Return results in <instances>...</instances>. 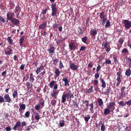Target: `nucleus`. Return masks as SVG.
Wrapping results in <instances>:
<instances>
[{
    "mask_svg": "<svg viewBox=\"0 0 131 131\" xmlns=\"http://www.w3.org/2000/svg\"><path fill=\"white\" fill-rule=\"evenodd\" d=\"M56 3H54L52 4L51 8L52 9V12L51 14L52 16H54L56 15L57 14V12L58 10V9L56 7Z\"/></svg>",
    "mask_w": 131,
    "mask_h": 131,
    "instance_id": "f257e3e1",
    "label": "nucleus"
},
{
    "mask_svg": "<svg viewBox=\"0 0 131 131\" xmlns=\"http://www.w3.org/2000/svg\"><path fill=\"white\" fill-rule=\"evenodd\" d=\"M123 23L126 28L129 29L131 27V21L126 19L124 20Z\"/></svg>",
    "mask_w": 131,
    "mask_h": 131,
    "instance_id": "f03ea898",
    "label": "nucleus"
},
{
    "mask_svg": "<svg viewBox=\"0 0 131 131\" xmlns=\"http://www.w3.org/2000/svg\"><path fill=\"white\" fill-rule=\"evenodd\" d=\"M5 50V53L6 55H10L12 53L13 51L11 46H8Z\"/></svg>",
    "mask_w": 131,
    "mask_h": 131,
    "instance_id": "7ed1b4c3",
    "label": "nucleus"
},
{
    "mask_svg": "<svg viewBox=\"0 0 131 131\" xmlns=\"http://www.w3.org/2000/svg\"><path fill=\"white\" fill-rule=\"evenodd\" d=\"M67 99L68 101L69 97L67 95V93L64 92L62 96L61 102L62 103H64L66 101Z\"/></svg>",
    "mask_w": 131,
    "mask_h": 131,
    "instance_id": "20e7f679",
    "label": "nucleus"
},
{
    "mask_svg": "<svg viewBox=\"0 0 131 131\" xmlns=\"http://www.w3.org/2000/svg\"><path fill=\"white\" fill-rule=\"evenodd\" d=\"M116 104L115 102H111L109 103V105L107 106V107L111 109V111H113L115 109V106Z\"/></svg>",
    "mask_w": 131,
    "mask_h": 131,
    "instance_id": "39448f33",
    "label": "nucleus"
},
{
    "mask_svg": "<svg viewBox=\"0 0 131 131\" xmlns=\"http://www.w3.org/2000/svg\"><path fill=\"white\" fill-rule=\"evenodd\" d=\"M70 67L71 70L74 71H76L78 70L79 67L78 65H75L73 63H71L70 64Z\"/></svg>",
    "mask_w": 131,
    "mask_h": 131,
    "instance_id": "423d86ee",
    "label": "nucleus"
},
{
    "mask_svg": "<svg viewBox=\"0 0 131 131\" xmlns=\"http://www.w3.org/2000/svg\"><path fill=\"white\" fill-rule=\"evenodd\" d=\"M14 13L13 12H9L7 14V19L10 20L13 19Z\"/></svg>",
    "mask_w": 131,
    "mask_h": 131,
    "instance_id": "0eeeda50",
    "label": "nucleus"
},
{
    "mask_svg": "<svg viewBox=\"0 0 131 131\" xmlns=\"http://www.w3.org/2000/svg\"><path fill=\"white\" fill-rule=\"evenodd\" d=\"M77 47V46L73 42H71L69 44V47L70 50L71 51L75 50Z\"/></svg>",
    "mask_w": 131,
    "mask_h": 131,
    "instance_id": "6e6552de",
    "label": "nucleus"
},
{
    "mask_svg": "<svg viewBox=\"0 0 131 131\" xmlns=\"http://www.w3.org/2000/svg\"><path fill=\"white\" fill-rule=\"evenodd\" d=\"M5 102H10L12 100L8 94H5L4 96Z\"/></svg>",
    "mask_w": 131,
    "mask_h": 131,
    "instance_id": "1a4fd4ad",
    "label": "nucleus"
},
{
    "mask_svg": "<svg viewBox=\"0 0 131 131\" xmlns=\"http://www.w3.org/2000/svg\"><path fill=\"white\" fill-rule=\"evenodd\" d=\"M55 50L54 47L51 46L50 48L48 49V51L50 55H52L54 53Z\"/></svg>",
    "mask_w": 131,
    "mask_h": 131,
    "instance_id": "9d476101",
    "label": "nucleus"
},
{
    "mask_svg": "<svg viewBox=\"0 0 131 131\" xmlns=\"http://www.w3.org/2000/svg\"><path fill=\"white\" fill-rule=\"evenodd\" d=\"M21 122L19 121H18L16 123V124L14 125V127L13 129L14 130H17V128H18V130H19L18 128L20 126Z\"/></svg>",
    "mask_w": 131,
    "mask_h": 131,
    "instance_id": "9b49d317",
    "label": "nucleus"
},
{
    "mask_svg": "<svg viewBox=\"0 0 131 131\" xmlns=\"http://www.w3.org/2000/svg\"><path fill=\"white\" fill-rule=\"evenodd\" d=\"M11 22L14 25H17L19 23V20L15 18H13L11 20Z\"/></svg>",
    "mask_w": 131,
    "mask_h": 131,
    "instance_id": "f8f14e48",
    "label": "nucleus"
},
{
    "mask_svg": "<svg viewBox=\"0 0 131 131\" xmlns=\"http://www.w3.org/2000/svg\"><path fill=\"white\" fill-rule=\"evenodd\" d=\"M44 69V67L41 65V66L39 67H37L36 70V72L37 74H38L39 72H41V71H42Z\"/></svg>",
    "mask_w": 131,
    "mask_h": 131,
    "instance_id": "ddd939ff",
    "label": "nucleus"
},
{
    "mask_svg": "<svg viewBox=\"0 0 131 131\" xmlns=\"http://www.w3.org/2000/svg\"><path fill=\"white\" fill-rule=\"evenodd\" d=\"M47 26V22L45 21L43 22L42 24L40 25L39 26L38 28L40 29H43L45 28Z\"/></svg>",
    "mask_w": 131,
    "mask_h": 131,
    "instance_id": "4468645a",
    "label": "nucleus"
},
{
    "mask_svg": "<svg viewBox=\"0 0 131 131\" xmlns=\"http://www.w3.org/2000/svg\"><path fill=\"white\" fill-rule=\"evenodd\" d=\"M62 81L64 82V85L65 86H68L69 85V81L68 80L67 78H63L62 79Z\"/></svg>",
    "mask_w": 131,
    "mask_h": 131,
    "instance_id": "2eb2a0df",
    "label": "nucleus"
},
{
    "mask_svg": "<svg viewBox=\"0 0 131 131\" xmlns=\"http://www.w3.org/2000/svg\"><path fill=\"white\" fill-rule=\"evenodd\" d=\"M21 9L20 7L18 5H17L16 6L15 9V12L16 14H18L20 12Z\"/></svg>",
    "mask_w": 131,
    "mask_h": 131,
    "instance_id": "dca6fc26",
    "label": "nucleus"
},
{
    "mask_svg": "<svg viewBox=\"0 0 131 131\" xmlns=\"http://www.w3.org/2000/svg\"><path fill=\"white\" fill-rule=\"evenodd\" d=\"M97 34V31L96 29H92L90 31V35L93 37H95Z\"/></svg>",
    "mask_w": 131,
    "mask_h": 131,
    "instance_id": "f3484780",
    "label": "nucleus"
},
{
    "mask_svg": "<svg viewBox=\"0 0 131 131\" xmlns=\"http://www.w3.org/2000/svg\"><path fill=\"white\" fill-rule=\"evenodd\" d=\"M111 109L108 108H106L104 111V113L105 115L108 114L110 113L111 112Z\"/></svg>",
    "mask_w": 131,
    "mask_h": 131,
    "instance_id": "a211bd4d",
    "label": "nucleus"
},
{
    "mask_svg": "<svg viewBox=\"0 0 131 131\" xmlns=\"http://www.w3.org/2000/svg\"><path fill=\"white\" fill-rule=\"evenodd\" d=\"M65 40V38H63L62 36H60L59 37V39L56 42L58 45H59L60 44L61 41H63Z\"/></svg>",
    "mask_w": 131,
    "mask_h": 131,
    "instance_id": "6ab92c4d",
    "label": "nucleus"
},
{
    "mask_svg": "<svg viewBox=\"0 0 131 131\" xmlns=\"http://www.w3.org/2000/svg\"><path fill=\"white\" fill-rule=\"evenodd\" d=\"M58 94V93L55 90H53L52 93L51 94L52 97H54V99H56Z\"/></svg>",
    "mask_w": 131,
    "mask_h": 131,
    "instance_id": "aec40b11",
    "label": "nucleus"
},
{
    "mask_svg": "<svg viewBox=\"0 0 131 131\" xmlns=\"http://www.w3.org/2000/svg\"><path fill=\"white\" fill-rule=\"evenodd\" d=\"M32 85H33L32 83H31L29 82H27L26 84V86L27 87L28 90H29L31 89L32 87Z\"/></svg>",
    "mask_w": 131,
    "mask_h": 131,
    "instance_id": "412c9836",
    "label": "nucleus"
},
{
    "mask_svg": "<svg viewBox=\"0 0 131 131\" xmlns=\"http://www.w3.org/2000/svg\"><path fill=\"white\" fill-rule=\"evenodd\" d=\"M100 80L102 83L101 85L102 87H103V88H105L106 86V84L105 82L103 79L101 78L100 79Z\"/></svg>",
    "mask_w": 131,
    "mask_h": 131,
    "instance_id": "4be33fe9",
    "label": "nucleus"
},
{
    "mask_svg": "<svg viewBox=\"0 0 131 131\" xmlns=\"http://www.w3.org/2000/svg\"><path fill=\"white\" fill-rule=\"evenodd\" d=\"M19 108L20 110H25L26 108V105L25 104L20 103L19 104Z\"/></svg>",
    "mask_w": 131,
    "mask_h": 131,
    "instance_id": "5701e85b",
    "label": "nucleus"
},
{
    "mask_svg": "<svg viewBox=\"0 0 131 131\" xmlns=\"http://www.w3.org/2000/svg\"><path fill=\"white\" fill-rule=\"evenodd\" d=\"M54 73L56 74V75L57 77L61 73L60 71L58 68L56 69Z\"/></svg>",
    "mask_w": 131,
    "mask_h": 131,
    "instance_id": "b1692460",
    "label": "nucleus"
},
{
    "mask_svg": "<svg viewBox=\"0 0 131 131\" xmlns=\"http://www.w3.org/2000/svg\"><path fill=\"white\" fill-rule=\"evenodd\" d=\"M12 96L14 99L16 97H18V93L17 90H16L14 91L12 94Z\"/></svg>",
    "mask_w": 131,
    "mask_h": 131,
    "instance_id": "393cba45",
    "label": "nucleus"
},
{
    "mask_svg": "<svg viewBox=\"0 0 131 131\" xmlns=\"http://www.w3.org/2000/svg\"><path fill=\"white\" fill-rule=\"evenodd\" d=\"M97 100L99 106H102L103 104V102L102 100L101 99H98Z\"/></svg>",
    "mask_w": 131,
    "mask_h": 131,
    "instance_id": "a878e982",
    "label": "nucleus"
},
{
    "mask_svg": "<svg viewBox=\"0 0 131 131\" xmlns=\"http://www.w3.org/2000/svg\"><path fill=\"white\" fill-rule=\"evenodd\" d=\"M24 39V36H22L19 39V43L20 45L21 46L23 45V41Z\"/></svg>",
    "mask_w": 131,
    "mask_h": 131,
    "instance_id": "bb28decb",
    "label": "nucleus"
},
{
    "mask_svg": "<svg viewBox=\"0 0 131 131\" xmlns=\"http://www.w3.org/2000/svg\"><path fill=\"white\" fill-rule=\"evenodd\" d=\"M125 75L127 76H129L131 74V71L130 69H127L125 72Z\"/></svg>",
    "mask_w": 131,
    "mask_h": 131,
    "instance_id": "cd10ccee",
    "label": "nucleus"
},
{
    "mask_svg": "<svg viewBox=\"0 0 131 131\" xmlns=\"http://www.w3.org/2000/svg\"><path fill=\"white\" fill-rule=\"evenodd\" d=\"M104 14V12H102L100 14V19L101 20L105 18Z\"/></svg>",
    "mask_w": 131,
    "mask_h": 131,
    "instance_id": "c85d7f7f",
    "label": "nucleus"
},
{
    "mask_svg": "<svg viewBox=\"0 0 131 131\" xmlns=\"http://www.w3.org/2000/svg\"><path fill=\"white\" fill-rule=\"evenodd\" d=\"M65 124V121L63 119L61 120L60 122L59 126L60 127H62L64 126Z\"/></svg>",
    "mask_w": 131,
    "mask_h": 131,
    "instance_id": "c756f323",
    "label": "nucleus"
},
{
    "mask_svg": "<svg viewBox=\"0 0 131 131\" xmlns=\"http://www.w3.org/2000/svg\"><path fill=\"white\" fill-rule=\"evenodd\" d=\"M7 40L9 42V43L10 45L13 44V40L11 39V37H8Z\"/></svg>",
    "mask_w": 131,
    "mask_h": 131,
    "instance_id": "7c9ffc66",
    "label": "nucleus"
},
{
    "mask_svg": "<svg viewBox=\"0 0 131 131\" xmlns=\"http://www.w3.org/2000/svg\"><path fill=\"white\" fill-rule=\"evenodd\" d=\"M129 51L126 48H125L122 50V53H123L127 54L128 53Z\"/></svg>",
    "mask_w": 131,
    "mask_h": 131,
    "instance_id": "2f4dec72",
    "label": "nucleus"
},
{
    "mask_svg": "<svg viewBox=\"0 0 131 131\" xmlns=\"http://www.w3.org/2000/svg\"><path fill=\"white\" fill-rule=\"evenodd\" d=\"M53 64L54 65H56L59 62V60L58 59L56 58L54 59L53 60Z\"/></svg>",
    "mask_w": 131,
    "mask_h": 131,
    "instance_id": "473e14b6",
    "label": "nucleus"
},
{
    "mask_svg": "<svg viewBox=\"0 0 131 131\" xmlns=\"http://www.w3.org/2000/svg\"><path fill=\"white\" fill-rule=\"evenodd\" d=\"M90 118V115H87L86 117H85L84 118L86 122H88Z\"/></svg>",
    "mask_w": 131,
    "mask_h": 131,
    "instance_id": "72a5a7b5",
    "label": "nucleus"
},
{
    "mask_svg": "<svg viewBox=\"0 0 131 131\" xmlns=\"http://www.w3.org/2000/svg\"><path fill=\"white\" fill-rule=\"evenodd\" d=\"M106 129V127L105 125L104 124H102L101 125V131H104Z\"/></svg>",
    "mask_w": 131,
    "mask_h": 131,
    "instance_id": "f704fd0d",
    "label": "nucleus"
},
{
    "mask_svg": "<svg viewBox=\"0 0 131 131\" xmlns=\"http://www.w3.org/2000/svg\"><path fill=\"white\" fill-rule=\"evenodd\" d=\"M124 41V40L123 39V38L122 37L121 38L119 39L118 41L119 43L121 45V47L122 46V44L123 43Z\"/></svg>",
    "mask_w": 131,
    "mask_h": 131,
    "instance_id": "c9c22d12",
    "label": "nucleus"
},
{
    "mask_svg": "<svg viewBox=\"0 0 131 131\" xmlns=\"http://www.w3.org/2000/svg\"><path fill=\"white\" fill-rule=\"evenodd\" d=\"M113 58L114 59V62L116 63V62H118V60L117 58V56L116 55H114L113 56Z\"/></svg>",
    "mask_w": 131,
    "mask_h": 131,
    "instance_id": "e433bc0d",
    "label": "nucleus"
},
{
    "mask_svg": "<svg viewBox=\"0 0 131 131\" xmlns=\"http://www.w3.org/2000/svg\"><path fill=\"white\" fill-rule=\"evenodd\" d=\"M89 106L90 107V110L91 112L93 111V108H94V105L93 103L90 104Z\"/></svg>",
    "mask_w": 131,
    "mask_h": 131,
    "instance_id": "4c0bfd02",
    "label": "nucleus"
},
{
    "mask_svg": "<svg viewBox=\"0 0 131 131\" xmlns=\"http://www.w3.org/2000/svg\"><path fill=\"white\" fill-rule=\"evenodd\" d=\"M88 39V38L86 37H84L82 39V41L84 43H86V41Z\"/></svg>",
    "mask_w": 131,
    "mask_h": 131,
    "instance_id": "58836bf2",
    "label": "nucleus"
},
{
    "mask_svg": "<svg viewBox=\"0 0 131 131\" xmlns=\"http://www.w3.org/2000/svg\"><path fill=\"white\" fill-rule=\"evenodd\" d=\"M54 83L55 81H52L50 83L49 85L51 88H52L54 85Z\"/></svg>",
    "mask_w": 131,
    "mask_h": 131,
    "instance_id": "ea45409f",
    "label": "nucleus"
},
{
    "mask_svg": "<svg viewBox=\"0 0 131 131\" xmlns=\"http://www.w3.org/2000/svg\"><path fill=\"white\" fill-rule=\"evenodd\" d=\"M111 61L110 59H107L106 60L105 63H104L103 64L105 63L109 65L111 64Z\"/></svg>",
    "mask_w": 131,
    "mask_h": 131,
    "instance_id": "a19ab883",
    "label": "nucleus"
},
{
    "mask_svg": "<svg viewBox=\"0 0 131 131\" xmlns=\"http://www.w3.org/2000/svg\"><path fill=\"white\" fill-rule=\"evenodd\" d=\"M4 102H5L4 98L2 96L0 95V102L2 103Z\"/></svg>",
    "mask_w": 131,
    "mask_h": 131,
    "instance_id": "79ce46f5",
    "label": "nucleus"
},
{
    "mask_svg": "<svg viewBox=\"0 0 131 131\" xmlns=\"http://www.w3.org/2000/svg\"><path fill=\"white\" fill-rule=\"evenodd\" d=\"M78 31L79 34H82L83 33V32H82V30L80 27H79L78 28Z\"/></svg>",
    "mask_w": 131,
    "mask_h": 131,
    "instance_id": "37998d69",
    "label": "nucleus"
},
{
    "mask_svg": "<svg viewBox=\"0 0 131 131\" xmlns=\"http://www.w3.org/2000/svg\"><path fill=\"white\" fill-rule=\"evenodd\" d=\"M64 67V66L63 64L62 63L61 61H60L59 64V68L60 69H61Z\"/></svg>",
    "mask_w": 131,
    "mask_h": 131,
    "instance_id": "c03bdc74",
    "label": "nucleus"
},
{
    "mask_svg": "<svg viewBox=\"0 0 131 131\" xmlns=\"http://www.w3.org/2000/svg\"><path fill=\"white\" fill-rule=\"evenodd\" d=\"M110 26V22L109 21H108L106 22V24L105 26V27L108 28Z\"/></svg>",
    "mask_w": 131,
    "mask_h": 131,
    "instance_id": "a18cd8bd",
    "label": "nucleus"
},
{
    "mask_svg": "<svg viewBox=\"0 0 131 131\" xmlns=\"http://www.w3.org/2000/svg\"><path fill=\"white\" fill-rule=\"evenodd\" d=\"M119 105L121 106H125L126 105V104L124 103L122 101H120L118 103Z\"/></svg>",
    "mask_w": 131,
    "mask_h": 131,
    "instance_id": "49530a36",
    "label": "nucleus"
},
{
    "mask_svg": "<svg viewBox=\"0 0 131 131\" xmlns=\"http://www.w3.org/2000/svg\"><path fill=\"white\" fill-rule=\"evenodd\" d=\"M40 104H38L35 106V109L37 110H38L40 109Z\"/></svg>",
    "mask_w": 131,
    "mask_h": 131,
    "instance_id": "de8ad7c7",
    "label": "nucleus"
},
{
    "mask_svg": "<svg viewBox=\"0 0 131 131\" xmlns=\"http://www.w3.org/2000/svg\"><path fill=\"white\" fill-rule=\"evenodd\" d=\"M83 102V103L84 104H86L85 106L86 107H88V106L89 105V101H88L87 100H85L84 101V102Z\"/></svg>",
    "mask_w": 131,
    "mask_h": 131,
    "instance_id": "09e8293b",
    "label": "nucleus"
},
{
    "mask_svg": "<svg viewBox=\"0 0 131 131\" xmlns=\"http://www.w3.org/2000/svg\"><path fill=\"white\" fill-rule=\"evenodd\" d=\"M100 77V73L98 72H97L95 75V79H96L99 78Z\"/></svg>",
    "mask_w": 131,
    "mask_h": 131,
    "instance_id": "8fccbe9b",
    "label": "nucleus"
},
{
    "mask_svg": "<svg viewBox=\"0 0 131 131\" xmlns=\"http://www.w3.org/2000/svg\"><path fill=\"white\" fill-rule=\"evenodd\" d=\"M59 26V25L58 24H55L53 25L52 27L54 29L57 28Z\"/></svg>",
    "mask_w": 131,
    "mask_h": 131,
    "instance_id": "3c124183",
    "label": "nucleus"
},
{
    "mask_svg": "<svg viewBox=\"0 0 131 131\" xmlns=\"http://www.w3.org/2000/svg\"><path fill=\"white\" fill-rule=\"evenodd\" d=\"M29 81L33 83L34 81V77H30Z\"/></svg>",
    "mask_w": 131,
    "mask_h": 131,
    "instance_id": "603ef678",
    "label": "nucleus"
},
{
    "mask_svg": "<svg viewBox=\"0 0 131 131\" xmlns=\"http://www.w3.org/2000/svg\"><path fill=\"white\" fill-rule=\"evenodd\" d=\"M56 102L57 101L56 100L54 99H53L51 100V102L52 104V105H53L55 104Z\"/></svg>",
    "mask_w": 131,
    "mask_h": 131,
    "instance_id": "864d4df0",
    "label": "nucleus"
},
{
    "mask_svg": "<svg viewBox=\"0 0 131 131\" xmlns=\"http://www.w3.org/2000/svg\"><path fill=\"white\" fill-rule=\"evenodd\" d=\"M121 70L120 69H119L118 72L117 73V75L118 76H122L121 74Z\"/></svg>",
    "mask_w": 131,
    "mask_h": 131,
    "instance_id": "5fc2aeb1",
    "label": "nucleus"
},
{
    "mask_svg": "<svg viewBox=\"0 0 131 131\" xmlns=\"http://www.w3.org/2000/svg\"><path fill=\"white\" fill-rule=\"evenodd\" d=\"M125 103L127 105L129 106L131 105V100H129L127 102H125Z\"/></svg>",
    "mask_w": 131,
    "mask_h": 131,
    "instance_id": "6e6d98bb",
    "label": "nucleus"
},
{
    "mask_svg": "<svg viewBox=\"0 0 131 131\" xmlns=\"http://www.w3.org/2000/svg\"><path fill=\"white\" fill-rule=\"evenodd\" d=\"M24 110H20L19 109V111L20 114V115L21 117L22 116V114L24 112Z\"/></svg>",
    "mask_w": 131,
    "mask_h": 131,
    "instance_id": "4d7b16f0",
    "label": "nucleus"
},
{
    "mask_svg": "<svg viewBox=\"0 0 131 131\" xmlns=\"http://www.w3.org/2000/svg\"><path fill=\"white\" fill-rule=\"evenodd\" d=\"M101 66L100 65H99L98 67L97 68L96 71L98 72L101 69Z\"/></svg>",
    "mask_w": 131,
    "mask_h": 131,
    "instance_id": "13d9d810",
    "label": "nucleus"
},
{
    "mask_svg": "<svg viewBox=\"0 0 131 131\" xmlns=\"http://www.w3.org/2000/svg\"><path fill=\"white\" fill-rule=\"evenodd\" d=\"M30 114V112L29 111H27L25 113V115L26 117H28L29 116Z\"/></svg>",
    "mask_w": 131,
    "mask_h": 131,
    "instance_id": "bf43d9fd",
    "label": "nucleus"
},
{
    "mask_svg": "<svg viewBox=\"0 0 131 131\" xmlns=\"http://www.w3.org/2000/svg\"><path fill=\"white\" fill-rule=\"evenodd\" d=\"M0 21L1 22H2L3 23H4L5 22V19L3 18L0 15Z\"/></svg>",
    "mask_w": 131,
    "mask_h": 131,
    "instance_id": "052dcab7",
    "label": "nucleus"
},
{
    "mask_svg": "<svg viewBox=\"0 0 131 131\" xmlns=\"http://www.w3.org/2000/svg\"><path fill=\"white\" fill-rule=\"evenodd\" d=\"M47 8L44 9L42 12V14L44 15L47 12Z\"/></svg>",
    "mask_w": 131,
    "mask_h": 131,
    "instance_id": "680f3d73",
    "label": "nucleus"
},
{
    "mask_svg": "<svg viewBox=\"0 0 131 131\" xmlns=\"http://www.w3.org/2000/svg\"><path fill=\"white\" fill-rule=\"evenodd\" d=\"M5 129L7 131H10L12 130L11 128L9 126L6 127L5 128Z\"/></svg>",
    "mask_w": 131,
    "mask_h": 131,
    "instance_id": "e2e57ef3",
    "label": "nucleus"
},
{
    "mask_svg": "<svg viewBox=\"0 0 131 131\" xmlns=\"http://www.w3.org/2000/svg\"><path fill=\"white\" fill-rule=\"evenodd\" d=\"M86 48L84 46H82L81 47L80 49V51H83Z\"/></svg>",
    "mask_w": 131,
    "mask_h": 131,
    "instance_id": "0e129e2a",
    "label": "nucleus"
},
{
    "mask_svg": "<svg viewBox=\"0 0 131 131\" xmlns=\"http://www.w3.org/2000/svg\"><path fill=\"white\" fill-rule=\"evenodd\" d=\"M121 77L122 76H118L116 79V80L118 82H121Z\"/></svg>",
    "mask_w": 131,
    "mask_h": 131,
    "instance_id": "69168bd1",
    "label": "nucleus"
},
{
    "mask_svg": "<svg viewBox=\"0 0 131 131\" xmlns=\"http://www.w3.org/2000/svg\"><path fill=\"white\" fill-rule=\"evenodd\" d=\"M93 66V63H92L90 62L88 64V67L89 68L90 67L92 68V67Z\"/></svg>",
    "mask_w": 131,
    "mask_h": 131,
    "instance_id": "338daca9",
    "label": "nucleus"
},
{
    "mask_svg": "<svg viewBox=\"0 0 131 131\" xmlns=\"http://www.w3.org/2000/svg\"><path fill=\"white\" fill-rule=\"evenodd\" d=\"M107 19L105 18L104 19L102 20H101L103 21L102 24L104 25L106 23V22L107 21Z\"/></svg>",
    "mask_w": 131,
    "mask_h": 131,
    "instance_id": "774afa93",
    "label": "nucleus"
}]
</instances>
